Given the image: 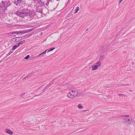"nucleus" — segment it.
Here are the masks:
<instances>
[{
  "mask_svg": "<svg viewBox=\"0 0 135 135\" xmlns=\"http://www.w3.org/2000/svg\"><path fill=\"white\" fill-rule=\"evenodd\" d=\"M121 117H124L123 122L124 124L128 123L129 124H132L133 123V120L132 118H129V115H123L121 116Z\"/></svg>",
  "mask_w": 135,
  "mask_h": 135,
  "instance_id": "1",
  "label": "nucleus"
},
{
  "mask_svg": "<svg viewBox=\"0 0 135 135\" xmlns=\"http://www.w3.org/2000/svg\"><path fill=\"white\" fill-rule=\"evenodd\" d=\"M78 91L75 90H71L67 95L68 97L70 98H73L76 97L78 95Z\"/></svg>",
  "mask_w": 135,
  "mask_h": 135,
  "instance_id": "2",
  "label": "nucleus"
},
{
  "mask_svg": "<svg viewBox=\"0 0 135 135\" xmlns=\"http://www.w3.org/2000/svg\"><path fill=\"white\" fill-rule=\"evenodd\" d=\"M13 2L16 6L20 7L22 6V4H25V2L24 0H13Z\"/></svg>",
  "mask_w": 135,
  "mask_h": 135,
  "instance_id": "3",
  "label": "nucleus"
},
{
  "mask_svg": "<svg viewBox=\"0 0 135 135\" xmlns=\"http://www.w3.org/2000/svg\"><path fill=\"white\" fill-rule=\"evenodd\" d=\"M29 12V9L27 8L22 10V18L28 16Z\"/></svg>",
  "mask_w": 135,
  "mask_h": 135,
  "instance_id": "4",
  "label": "nucleus"
},
{
  "mask_svg": "<svg viewBox=\"0 0 135 135\" xmlns=\"http://www.w3.org/2000/svg\"><path fill=\"white\" fill-rule=\"evenodd\" d=\"M29 13H28V16L30 18V19L31 20L33 17L35 15L36 13L33 10H31L30 11L29 10Z\"/></svg>",
  "mask_w": 135,
  "mask_h": 135,
  "instance_id": "5",
  "label": "nucleus"
},
{
  "mask_svg": "<svg viewBox=\"0 0 135 135\" xmlns=\"http://www.w3.org/2000/svg\"><path fill=\"white\" fill-rule=\"evenodd\" d=\"M43 10V8H42V6H39L36 7V12H38L41 13Z\"/></svg>",
  "mask_w": 135,
  "mask_h": 135,
  "instance_id": "6",
  "label": "nucleus"
},
{
  "mask_svg": "<svg viewBox=\"0 0 135 135\" xmlns=\"http://www.w3.org/2000/svg\"><path fill=\"white\" fill-rule=\"evenodd\" d=\"M0 9L4 10H5L6 9V7L3 4V1H2L0 3Z\"/></svg>",
  "mask_w": 135,
  "mask_h": 135,
  "instance_id": "7",
  "label": "nucleus"
},
{
  "mask_svg": "<svg viewBox=\"0 0 135 135\" xmlns=\"http://www.w3.org/2000/svg\"><path fill=\"white\" fill-rule=\"evenodd\" d=\"M3 3L6 9L7 7L9 6L10 5V2L8 1H3Z\"/></svg>",
  "mask_w": 135,
  "mask_h": 135,
  "instance_id": "8",
  "label": "nucleus"
},
{
  "mask_svg": "<svg viewBox=\"0 0 135 135\" xmlns=\"http://www.w3.org/2000/svg\"><path fill=\"white\" fill-rule=\"evenodd\" d=\"M34 2L36 4H40L42 3V2L41 0H33Z\"/></svg>",
  "mask_w": 135,
  "mask_h": 135,
  "instance_id": "9",
  "label": "nucleus"
},
{
  "mask_svg": "<svg viewBox=\"0 0 135 135\" xmlns=\"http://www.w3.org/2000/svg\"><path fill=\"white\" fill-rule=\"evenodd\" d=\"M6 132L7 133L11 135H12L13 134V132L11 131L8 129H6Z\"/></svg>",
  "mask_w": 135,
  "mask_h": 135,
  "instance_id": "10",
  "label": "nucleus"
},
{
  "mask_svg": "<svg viewBox=\"0 0 135 135\" xmlns=\"http://www.w3.org/2000/svg\"><path fill=\"white\" fill-rule=\"evenodd\" d=\"M15 13L17 16H19L20 17H22V11L19 12L18 11H16Z\"/></svg>",
  "mask_w": 135,
  "mask_h": 135,
  "instance_id": "11",
  "label": "nucleus"
},
{
  "mask_svg": "<svg viewBox=\"0 0 135 135\" xmlns=\"http://www.w3.org/2000/svg\"><path fill=\"white\" fill-rule=\"evenodd\" d=\"M22 39V37H16L15 40V41L17 42L21 40Z\"/></svg>",
  "mask_w": 135,
  "mask_h": 135,
  "instance_id": "12",
  "label": "nucleus"
},
{
  "mask_svg": "<svg viewBox=\"0 0 135 135\" xmlns=\"http://www.w3.org/2000/svg\"><path fill=\"white\" fill-rule=\"evenodd\" d=\"M26 93H22L21 95V97L23 98L24 99H25L26 98V96H25Z\"/></svg>",
  "mask_w": 135,
  "mask_h": 135,
  "instance_id": "13",
  "label": "nucleus"
},
{
  "mask_svg": "<svg viewBox=\"0 0 135 135\" xmlns=\"http://www.w3.org/2000/svg\"><path fill=\"white\" fill-rule=\"evenodd\" d=\"M101 64V62L100 61H97L96 63L95 64V65L97 66V67H98L99 66H100Z\"/></svg>",
  "mask_w": 135,
  "mask_h": 135,
  "instance_id": "14",
  "label": "nucleus"
},
{
  "mask_svg": "<svg viewBox=\"0 0 135 135\" xmlns=\"http://www.w3.org/2000/svg\"><path fill=\"white\" fill-rule=\"evenodd\" d=\"M92 70H95L98 68V67H97V66L96 65L92 66Z\"/></svg>",
  "mask_w": 135,
  "mask_h": 135,
  "instance_id": "15",
  "label": "nucleus"
},
{
  "mask_svg": "<svg viewBox=\"0 0 135 135\" xmlns=\"http://www.w3.org/2000/svg\"><path fill=\"white\" fill-rule=\"evenodd\" d=\"M33 30V29L32 28V29H28V30H24L25 32V33H28V32H29L32 31V30Z\"/></svg>",
  "mask_w": 135,
  "mask_h": 135,
  "instance_id": "16",
  "label": "nucleus"
},
{
  "mask_svg": "<svg viewBox=\"0 0 135 135\" xmlns=\"http://www.w3.org/2000/svg\"><path fill=\"white\" fill-rule=\"evenodd\" d=\"M79 10V7H76V9H75L74 11V13H76Z\"/></svg>",
  "mask_w": 135,
  "mask_h": 135,
  "instance_id": "17",
  "label": "nucleus"
},
{
  "mask_svg": "<svg viewBox=\"0 0 135 135\" xmlns=\"http://www.w3.org/2000/svg\"><path fill=\"white\" fill-rule=\"evenodd\" d=\"M25 40H24L23 41H20V42H19L18 43H19V44L20 45H22L23 43H25Z\"/></svg>",
  "mask_w": 135,
  "mask_h": 135,
  "instance_id": "18",
  "label": "nucleus"
},
{
  "mask_svg": "<svg viewBox=\"0 0 135 135\" xmlns=\"http://www.w3.org/2000/svg\"><path fill=\"white\" fill-rule=\"evenodd\" d=\"M55 49V48H51L49 49L47 51V52H50L52 50H54Z\"/></svg>",
  "mask_w": 135,
  "mask_h": 135,
  "instance_id": "19",
  "label": "nucleus"
},
{
  "mask_svg": "<svg viewBox=\"0 0 135 135\" xmlns=\"http://www.w3.org/2000/svg\"><path fill=\"white\" fill-rule=\"evenodd\" d=\"M20 31H15V32H13L11 33L12 34H18L19 33H20Z\"/></svg>",
  "mask_w": 135,
  "mask_h": 135,
  "instance_id": "20",
  "label": "nucleus"
},
{
  "mask_svg": "<svg viewBox=\"0 0 135 135\" xmlns=\"http://www.w3.org/2000/svg\"><path fill=\"white\" fill-rule=\"evenodd\" d=\"M52 2V1L51 0H47V1L46 3V5L47 6H48V5L49 3L50 2Z\"/></svg>",
  "mask_w": 135,
  "mask_h": 135,
  "instance_id": "21",
  "label": "nucleus"
},
{
  "mask_svg": "<svg viewBox=\"0 0 135 135\" xmlns=\"http://www.w3.org/2000/svg\"><path fill=\"white\" fill-rule=\"evenodd\" d=\"M17 47V45H14L13 46L12 50L13 51V50H15Z\"/></svg>",
  "mask_w": 135,
  "mask_h": 135,
  "instance_id": "22",
  "label": "nucleus"
},
{
  "mask_svg": "<svg viewBox=\"0 0 135 135\" xmlns=\"http://www.w3.org/2000/svg\"><path fill=\"white\" fill-rule=\"evenodd\" d=\"M78 107L79 108L81 109L82 108L83 106L81 104H79L78 105Z\"/></svg>",
  "mask_w": 135,
  "mask_h": 135,
  "instance_id": "23",
  "label": "nucleus"
},
{
  "mask_svg": "<svg viewBox=\"0 0 135 135\" xmlns=\"http://www.w3.org/2000/svg\"><path fill=\"white\" fill-rule=\"evenodd\" d=\"M13 52V51L12 50H11L9 52V53L7 54V55L8 56L10 54H11Z\"/></svg>",
  "mask_w": 135,
  "mask_h": 135,
  "instance_id": "24",
  "label": "nucleus"
},
{
  "mask_svg": "<svg viewBox=\"0 0 135 135\" xmlns=\"http://www.w3.org/2000/svg\"><path fill=\"white\" fill-rule=\"evenodd\" d=\"M30 57V56L29 55H28L24 58V59H27Z\"/></svg>",
  "mask_w": 135,
  "mask_h": 135,
  "instance_id": "25",
  "label": "nucleus"
},
{
  "mask_svg": "<svg viewBox=\"0 0 135 135\" xmlns=\"http://www.w3.org/2000/svg\"><path fill=\"white\" fill-rule=\"evenodd\" d=\"M43 53L42 52L41 54H40L39 55H38V56H42L44 55V54H43Z\"/></svg>",
  "mask_w": 135,
  "mask_h": 135,
  "instance_id": "26",
  "label": "nucleus"
},
{
  "mask_svg": "<svg viewBox=\"0 0 135 135\" xmlns=\"http://www.w3.org/2000/svg\"><path fill=\"white\" fill-rule=\"evenodd\" d=\"M20 33H23V34H24L25 33V31H20Z\"/></svg>",
  "mask_w": 135,
  "mask_h": 135,
  "instance_id": "27",
  "label": "nucleus"
},
{
  "mask_svg": "<svg viewBox=\"0 0 135 135\" xmlns=\"http://www.w3.org/2000/svg\"><path fill=\"white\" fill-rule=\"evenodd\" d=\"M29 75L26 76V77H25L23 79H25L28 78L29 77Z\"/></svg>",
  "mask_w": 135,
  "mask_h": 135,
  "instance_id": "28",
  "label": "nucleus"
},
{
  "mask_svg": "<svg viewBox=\"0 0 135 135\" xmlns=\"http://www.w3.org/2000/svg\"><path fill=\"white\" fill-rule=\"evenodd\" d=\"M119 96H121V95H122L124 96L125 95L124 94H119Z\"/></svg>",
  "mask_w": 135,
  "mask_h": 135,
  "instance_id": "29",
  "label": "nucleus"
},
{
  "mask_svg": "<svg viewBox=\"0 0 135 135\" xmlns=\"http://www.w3.org/2000/svg\"><path fill=\"white\" fill-rule=\"evenodd\" d=\"M123 0H119V2L118 4L120 3L121 2L123 1Z\"/></svg>",
  "mask_w": 135,
  "mask_h": 135,
  "instance_id": "30",
  "label": "nucleus"
},
{
  "mask_svg": "<svg viewBox=\"0 0 135 135\" xmlns=\"http://www.w3.org/2000/svg\"><path fill=\"white\" fill-rule=\"evenodd\" d=\"M47 51V50H45V51L44 52H43V54H45L46 53V52Z\"/></svg>",
  "mask_w": 135,
  "mask_h": 135,
  "instance_id": "31",
  "label": "nucleus"
},
{
  "mask_svg": "<svg viewBox=\"0 0 135 135\" xmlns=\"http://www.w3.org/2000/svg\"><path fill=\"white\" fill-rule=\"evenodd\" d=\"M20 45L18 43V44L17 45V47H19Z\"/></svg>",
  "mask_w": 135,
  "mask_h": 135,
  "instance_id": "32",
  "label": "nucleus"
},
{
  "mask_svg": "<svg viewBox=\"0 0 135 135\" xmlns=\"http://www.w3.org/2000/svg\"><path fill=\"white\" fill-rule=\"evenodd\" d=\"M122 84L123 85V86H125L126 85L125 84H121V85H122Z\"/></svg>",
  "mask_w": 135,
  "mask_h": 135,
  "instance_id": "33",
  "label": "nucleus"
},
{
  "mask_svg": "<svg viewBox=\"0 0 135 135\" xmlns=\"http://www.w3.org/2000/svg\"><path fill=\"white\" fill-rule=\"evenodd\" d=\"M16 26H18V24L16 25Z\"/></svg>",
  "mask_w": 135,
  "mask_h": 135,
  "instance_id": "34",
  "label": "nucleus"
},
{
  "mask_svg": "<svg viewBox=\"0 0 135 135\" xmlns=\"http://www.w3.org/2000/svg\"><path fill=\"white\" fill-rule=\"evenodd\" d=\"M104 55H103V56H102V57H103V58H104Z\"/></svg>",
  "mask_w": 135,
  "mask_h": 135,
  "instance_id": "35",
  "label": "nucleus"
},
{
  "mask_svg": "<svg viewBox=\"0 0 135 135\" xmlns=\"http://www.w3.org/2000/svg\"><path fill=\"white\" fill-rule=\"evenodd\" d=\"M71 0H68V1L67 2H69Z\"/></svg>",
  "mask_w": 135,
  "mask_h": 135,
  "instance_id": "36",
  "label": "nucleus"
},
{
  "mask_svg": "<svg viewBox=\"0 0 135 135\" xmlns=\"http://www.w3.org/2000/svg\"><path fill=\"white\" fill-rule=\"evenodd\" d=\"M56 0L57 1H59V0Z\"/></svg>",
  "mask_w": 135,
  "mask_h": 135,
  "instance_id": "37",
  "label": "nucleus"
},
{
  "mask_svg": "<svg viewBox=\"0 0 135 135\" xmlns=\"http://www.w3.org/2000/svg\"><path fill=\"white\" fill-rule=\"evenodd\" d=\"M88 30V29H87L86 31H87Z\"/></svg>",
  "mask_w": 135,
  "mask_h": 135,
  "instance_id": "38",
  "label": "nucleus"
}]
</instances>
